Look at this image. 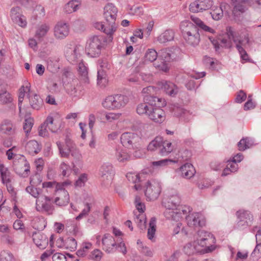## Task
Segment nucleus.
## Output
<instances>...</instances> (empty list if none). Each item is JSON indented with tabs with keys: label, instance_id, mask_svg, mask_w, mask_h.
Returning a JSON list of instances; mask_svg holds the SVG:
<instances>
[{
	"label": "nucleus",
	"instance_id": "25",
	"mask_svg": "<svg viewBox=\"0 0 261 261\" xmlns=\"http://www.w3.org/2000/svg\"><path fill=\"white\" fill-rule=\"evenodd\" d=\"M28 98L29 99V103L31 108L34 110H38L43 106V100L40 96L35 93H29Z\"/></svg>",
	"mask_w": 261,
	"mask_h": 261
},
{
	"label": "nucleus",
	"instance_id": "60",
	"mask_svg": "<svg viewBox=\"0 0 261 261\" xmlns=\"http://www.w3.org/2000/svg\"><path fill=\"white\" fill-rule=\"evenodd\" d=\"M60 169L63 176H68L71 172L70 167L64 162H62L60 166Z\"/></svg>",
	"mask_w": 261,
	"mask_h": 261
},
{
	"label": "nucleus",
	"instance_id": "46",
	"mask_svg": "<svg viewBox=\"0 0 261 261\" xmlns=\"http://www.w3.org/2000/svg\"><path fill=\"white\" fill-rule=\"evenodd\" d=\"M1 177L3 184H6L8 186V184L10 182V172L4 165L0 168Z\"/></svg>",
	"mask_w": 261,
	"mask_h": 261
},
{
	"label": "nucleus",
	"instance_id": "3",
	"mask_svg": "<svg viewBox=\"0 0 261 261\" xmlns=\"http://www.w3.org/2000/svg\"><path fill=\"white\" fill-rule=\"evenodd\" d=\"M107 45V39L101 35L93 36L87 42L86 51L87 55L92 58L98 57L102 48Z\"/></svg>",
	"mask_w": 261,
	"mask_h": 261
},
{
	"label": "nucleus",
	"instance_id": "53",
	"mask_svg": "<svg viewBox=\"0 0 261 261\" xmlns=\"http://www.w3.org/2000/svg\"><path fill=\"white\" fill-rule=\"evenodd\" d=\"M56 144L61 156L64 158H68L71 151L67 147L64 148L63 144L60 141H57Z\"/></svg>",
	"mask_w": 261,
	"mask_h": 261
},
{
	"label": "nucleus",
	"instance_id": "5",
	"mask_svg": "<svg viewBox=\"0 0 261 261\" xmlns=\"http://www.w3.org/2000/svg\"><path fill=\"white\" fill-rule=\"evenodd\" d=\"M128 102L127 96L122 94H115L107 97L102 102V106L107 109H119L125 107Z\"/></svg>",
	"mask_w": 261,
	"mask_h": 261
},
{
	"label": "nucleus",
	"instance_id": "13",
	"mask_svg": "<svg viewBox=\"0 0 261 261\" xmlns=\"http://www.w3.org/2000/svg\"><path fill=\"white\" fill-rule=\"evenodd\" d=\"M238 219L237 226L240 229H244L250 226L253 220L252 214L248 211L239 210L236 213Z\"/></svg>",
	"mask_w": 261,
	"mask_h": 261
},
{
	"label": "nucleus",
	"instance_id": "28",
	"mask_svg": "<svg viewBox=\"0 0 261 261\" xmlns=\"http://www.w3.org/2000/svg\"><path fill=\"white\" fill-rule=\"evenodd\" d=\"M161 88L166 94L171 96H174L178 92L176 85L173 83L168 81L161 82Z\"/></svg>",
	"mask_w": 261,
	"mask_h": 261
},
{
	"label": "nucleus",
	"instance_id": "64",
	"mask_svg": "<svg viewBox=\"0 0 261 261\" xmlns=\"http://www.w3.org/2000/svg\"><path fill=\"white\" fill-rule=\"evenodd\" d=\"M85 207L82 210V212L76 217V220H80L84 217L87 216L91 209V204L89 203L85 204Z\"/></svg>",
	"mask_w": 261,
	"mask_h": 261
},
{
	"label": "nucleus",
	"instance_id": "47",
	"mask_svg": "<svg viewBox=\"0 0 261 261\" xmlns=\"http://www.w3.org/2000/svg\"><path fill=\"white\" fill-rule=\"evenodd\" d=\"M162 142L161 138H156L148 144V150L150 151L158 150L160 152V149L162 147Z\"/></svg>",
	"mask_w": 261,
	"mask_h": 261
},
{
	"label": "nucleus",
	"instance_id": "40",
	"mask_svg": "<svg viewBox=\"0 0 261 261\" xmlns=\"http://www.w3.org/2000/svg\"><path fill=\"white\" fill-rule=\"evenodd\" d=\"M173 149L172 143L168 141L162 142V147L160 149V153L162 155H166L171 152Z\"/></svg>",
	"mask_w": 261,
	"mask_h": 261
},
{
	"label": "nucleus",
	"instance_id": "9",
	"mask_svg": "<svg viewBox=\"0 0 261 261\" xmlns=\"http://www.w3.org/2000/svg\"><path fill=\"white\" fill-rule=\"evenodd\" d=\"M141 138L136 134L131 132L123 133L120 137L122 145L128 149L138 148Z\"/></svg>",
	"mask_w": 261,
	"mask_h": 261
},
{
	"label": "nucleus",
	"instance_id": "36",
	"mask_svg": "<svg viewBox=\"0 0 261 261\" xmlns=\"http://www.w3.org/2000/svg\"><path fill=\"white\" fill-rule=\"evenodd\" d=\"M81 0H71L65 6V10L67 13L76 11L80 8Z\"/></svg>",
	"mask_w": 261,
	"mask_h": 261
},
{
	"label": "nucleus",
	"instance_id": "29",
	"mask_svg": "<svg viewBox=\"0 0 261 261\" xmlns=\"http://www.w3.org/2000/svg\"><path fill=\"white\" fill-rule=\"evenodd\" d=\"M31 85L28 81H24L23 85L21 86L19 90L18 95V107L20 111H21V103L23 101L25 93L27 95L29 93H31Z\"/></svg>",
	"mask_w": 261,
	"mask_h": 261
},
{
	"label": "nucleus",
	"instance_id": "37",
	"mask_svg": "<svg viewBox=\"0 0 261 261\" xmlns=\"http://www.w3.org/2000/svg\"><path fill=\"white\" fill-rule=\"evenodd\" d=\"M212 18L215 20L221 19L224 14V11L222 9V6H214L210 12Z\"/></svg>",
	"mask_w": 261,
	"mask_h": 261
},
{
	"label": "nucleus",
	"instance_id": "55",
	"mask_svg": "<svg viewBox=\"0 0 261 261\" xmlns=\"http://www.w3.org/2000/svg\"><path fill=\"white\" fill-rule=\"evenodd\" d=\"M157 57L158 53L153 49H148L145 55V60L151 62L155 61Z\"/></svg>",
	"mask_w": 261,
	"mask_h": 261
},
{
	"label": "nucleus",
	"instance_id": "38",
	"mask_svg": "<svg viewBox=\"0 0 261 261\" xmlns=\"http://www.w3.org/2000/svg\"><path fill=\"white\" fill-rule=\"evenodd\" d=\"M126 177L128 181L135 184L134 187L136 190H138L141 189L140 185L137 184V183L140 181L141 177L140 174L136 173L129 172L126 174Z\"/></svg>",
	"mask_w": 261,
	"mask_h": 261
},
{
	"label": "nucleus",
	"instance_id": "20",
	"mask_svg": "<svg viewBox=\"0 0 261 261\" xmlns=\"http://www.w3.org/2000/svg\"><path fill=\"white\" fill-rule=\"evenodd\" d=\"M102 248L107 253H114L116 252L115 246L116 242L114 238L109 233H106L101 239Z\"/></svg>",
	"mask_w": 261,
	"mask_h": 261
},
{
	"label": "nucleus",
	"instance_id": "63",
	"mask_svg": "<svg viewBox=\"0 0 261 261\" xmlns=\"http://www.w3.org/2000/svg\"><path fill=\"white\" fill-rule=\"evenodd\" d=\"M135 205L137 210H138L139 214H144L145 210V206L144 203H143L140 197L137 196L135 198Z\"/></svg>",
	"mask_w": 261,
	"mask_h": 261
},
{
	"label": "nucleus",
	"instance_id": "59",
	"mask_svg": "<svg viewBox=\"0 0 261 261\" xmlns=\"http://www.w3.org/2000/svg\"><path fill=\"white\" fill-rule=\"evenodd\" d=\"M116 157L119 162H124L129 158L128 154L123 150H117Z\"/></svg>",
	"mask_w": 261,
	"mask_h": 261
},
{
	"label": "nucleus",
	"instance_id": "21",
	"mask_svg": "<svg viewBox=\"0 0 261 261\" xmlns=\"http://www.w3.org/2000/svg\"><path fill=\"white\" fill-rule=\"evenodd\" d=\"M148 117L154 122L161 123L165 120L166 115L163 109L152 107L149 112Z\"/></svg>",
	"mask_w": 261,
	"mask_h": 261
},
{
	"label": "nucleus",
	"instance_id": "44",
	"mask_svg": "<svg viewBox=\"0 0 261 261\" xmlns=\"http://www.w3.org/2000/svg\"><path fill=\"white\" fill-rule=\"evenodd\" d=\"M134 220L138 226L141 229H143L146 227V219L144 214H139L137 215L135 213Z\"/></svg>",
	"mask_w": 261,
	"mask_h": 261
},
{
	"label": "nucleus",
	"instance_id": "41",
	"mask_svg": "<svg viewBox=\"0 0 261 261\" xmlns=\"http://www.w3.org/2000/svg\"><path fill=\"white\" fill-rule=\"evenodd\" d=\"M252 145V141L249 138H242L238 143V148L240 151H244Z\"/></svg>",
	"mask_w": 261,
	"mask_h": 261
},
{
	"label": "nucleus",
	"instance_id": "62",
	"mask_svg": "<svg viewBox=\"0 0 261 261\" xmlns=\"http://www.w3.org/2000/svg\"><path fill=\"white\" fill-rule=\"evenodd\" d=\"M118 243H116V245L115 246L116 248V251L117 250L119 252L122 253L123 255H125L127 253V249L124 242L122 241H117Z\"/></svg>",
	"mask_w": 261,
	"mask_h": 261
},
{
	"label": "nucleus",
	"instance_id": "39",
	"mask_svg": "<svg viewBox=\"0 0 261 261\" xmlns=\"http://www.w3.org/2000/svg\"><path fill=\"white\" fill-rule=\"evenodd\" d=\"M50 29L49 25L46 23L39 25L36 30L35 36L37 38L40 39L44 37Z\"/></svg>",
	"mask_w": 261,
	"mask_h": 261
},
{
	"label": "nucleus",
	"instance_id": "18",
	"mask_svg": "<svg viewBox=\"0 0 261 261\" xmlns=\"http://www.w3.org/2000/svg\"><path fill=\"white\" fill-rule=\"evenodd\" d=\"M54 202L59 206H64L67 205L69 201V193L64 188L60 187L55 193Z\"/></svg>",
	"mask_w": 261,
	"mask_h": 261
},
{
	"label": "nucleus",
	"instance_id": "24",
	"mask_svg": "<svg viewBox=\"0 0 261 261\" xmlns=\"http://www.w3.org/2000/svg\"><path fill=\"white\" fill-rule=\"evenodd\" d=\"M34 243L40 249H45L48 245L46 236L41 232H34L32 236Z\"/></svg>",
	"mask_w": 261,
	"mask_h": 261
},
{
	"label": "nucleus",
	"instance_id": "31",
	"mask_svg": "<svg viewBox=\"0 0 261 261\" xmlns=\"http://www.w3.org/2000/svg\"><path fill=\"white\" fill-rule=\"evenodd\" d=\"M15 127L9 120H4L0 126V132L2 134L11 135L14 132Z\"/></svg>",
	"mask_w": 261,
	"mask_h": 261
},
{
	"label": "nucleus",
	"instance_id": "4",
	"mask_svg": "<svg viewBox=\"0 0 261 261\" xmlns=\"http://www.w3.org/2000/svg\"><path fill=\"white\" fill-rule=\"evenodd\" d=\"M183 37L186 42L191 45H197L200 41L199 29L193 23L189 21L182 22L180 24Z\"/></svg>",
	"mask_w": 261,
	"mask_h": 261
},
{
	"label": "nucleus",
	"instance_id": "27",
	"mask_svg": "<svg viewBox=\"0 0 261 261\" xmlns=\"http://www.w3.org/2000/svg\"><path fill=\"white\" fill-rule=\"evenodd\" d=\"M181 176L185 178L190 179L192 177L196 171L193 166L190 163H186L179 168Z\"/></svg>",
	"mask_w": 261,
	"mask_h": 261
},
{
	"label": "nucleus",
	"instance_id": "61",
	"mask_svg": "<svg viewBox=\"0 0 261 261\" xmlns=\"http://www.w3.org/2000/svg\"><path fill=\"white\" fill-rule=\"evenodd\" d=\"M88 180L87 174L83 173L80 175L75 183V187H82L84 186Z\"/></svg>",
	"mask_w": 261,
	"mask_h": 261
},
{
	"label": "nucleus",
	"instance_id": "26",
	"mask_svg": "<svg viewBox=\"0 0 261 261\" xmlns=\"http://www.w3.org/2000/svg\"><path fill=\"white\" fill-rule=\"evenodd\" d=\"M99 175L104 179L106 178L109 181L111 180L113 175V167L109 163L103 164L100 168L99 171Z\"/></svg>",
	"mask_w": 261,
	"mask_h": 261
},
{
	"label": "nucleus",
	"instance_id": "32",
	"mask_svg": "<svg viewBox=\"0 0 261 261\" xmlns=\"http://www.w3.org/2000/svg\"><path fill=\"white\" fill-rule=\"evenodd\" d=\"M44 123L48 127V129L53 133H58L61 127V123L58 125L51 115L47 116Z\"/></svg>",
	"mask_w": 261,
	"mask_h": 261
},
{
	"label": "nucleus",
	"instance_id": "6",
	"mask_svg": "<svg viewBox=\"0 0 261 261\" xmlns=\"http://www.w3.org/2000/svg\"><path fill=\"white\" fill-rule=\"evenodd\" d=\"M226 33L229 39L233 40L238 50V47L245 49L249 43V35L246 33H242L239 35L234 31L233 29L231 27L226 28Z\"/></svg>",
	"mask_w": 261,
	"mask_h": 261
},
{
	"label": "nucleus",
	"instance_id": "1",
	"mask_svg": "<svg viewBox=\"0 0 261 261\" xmlns=\"http://www.w3.org/2000/svg\"><path fill=\"white\" fill-rule=\"evenodd\" d=\"M216 239L213 234L205 230H200L194 236V241L187 244L184 247V252L188 255L196 253H205L213 251L216 248Z\"/></svg>",
	"mask_w": 261,
	"mask_h": 261
},
{
	"label": "nucleus",
	"instance_id": "23",
	"mask_svg": "<svg viewBox=\"0 0 261 261\" xmlns=\"http://www.w3.org/2000/svg\"><path fill=\"white\" fill-rule=\"evenodd\" d=\"M172 112L174 116L178 117H181L185 121H189L191 118L192 114L189 111L184 109L181 107L174 105L171 108Z\"/></svg>",
	"mask_w": 261,
	"mask_h": 261
},
{
	"label": "nucleus",
	"instance_id": "50",
	"mask_svg": "<svg viewBox=\"0 0 261 261\" xmlns=\"http://www.w3.org/2000/svg\"><path fill=\"white\" fill-rule=\"evenodd\" d=\"M174 161H173L172 160L170 159H163L157 161H154L151 163V164L153 167H155L156 168H160L164 167L169 164H171L172 163H174Z\"/></svg>",
	"mask_w": 261,
	"mask_h": 261
},
{
	"label": "nucleus",
	"instance_id": "22",
	"mask_svg": "<svg viewBox=\"0 0 261 261\" xmlns=\"http://www.w3.org/2000/svg\"><path fill=\"white\" fill-rule=\"evenodd\" d=\"M112 25L109 23L105 22H97L94 24V27L95 29L103 32L104 33L108 35V39L109 41L113 40V34L116 31V29L111 30Z\"/></svg>",
	"mask_w": 261,
	"mask_h": 261
},
{
	"label": "nucleus",
	"instance_id": "8",
	"mask_svg": "<svg viewBox=\"0 0 261 261\" xmlns=\"http://www.w3.org/2000/svg\"><path fill=\"white\" fill-rule=\"evenodd\" d=\"M145 187V195L149 200H155L161 192V185L157 180H148L146 183Z\"/></svg>",
	"mask_w": 261,
	"mask_h": 261
},
{
	"label": "nucleus",
	"instance_id": "52",
	"mask_svg": "<svg viewBox=\"0 0 261 261\" xmlns=\"http://www.w3.org/2000/svg\"><path fill=\"white\" fill-rule=\"evenodd\" d=\"M103 255V253L99 249H94L89 253L87 257L94 261H100Z\"/></svg>",
	"mask_w": 261,
	"mask_h": 261
},
{
	"label": "nucleus",
	"instance_id": "49",
	"mask_svg": "<svg viewBox=\"0 0 261 261\" xmlns=\"http://www.w3.org/2000/svg\"><path fill=\"white\" fill-rule=\"evenodd\" d=\"M247 4H242L236 3L232 10V14L234 16H238L240 13H243L246 10V5Z\"/></svg>",
	"mask_w": 261,
	"mask_h": 261
},
{
	"label": "nucleus",
	"instance_id": "19",
	"mask_svg": "<svg viewBox=\"0 0 261 261\" xmlns=\"http://www.w3.org/2000/svg\"><path fill=\"white\" fill-rule=\"evenodd\" d=\"M69 33V27L67 23L58 22L54 27V35L58 40L65 38Z\"/></svg>",
	"mask_w": 261,
	"mask_h": 261
},
{
	"label": "nucleus",
	"instance_id": "54",
	"mask_svg": "<svg viewBox=\"0 0 261 261\" xmlns=\"http://www.w3.org/2000/svg\"><path fill=\"white\" fill-rule=\"evenodd\" d=\"M59 69V64L57 60L49 59L47 61V69L51 72L55 73Z\"/></svg>",
	"mask_w": 261,
	"mask_h": 261
},
{
	"label": "nucleus",
	"instance_id": "57",
	"mask_svg": "<svg viewBox=\"0 0 261 261\" xmlns=\"http://www.w3.org/2000/svg\"><path fill=\"white\" fill-rule=\"evenodd\" d=\"M33 124L34 119L32 118L29 117L25 119L23 124V130L26 134H29L31 132Z\"/></svg>",
	"mask_w": 261,
	"mask_h": 261
},
{
	"label": "nucleus",
	"instance_id": "58",
	"mask_svg": "<svg viewBox=\"0 0 261 261\" xmlns=\"http://www.w3.org/2000/svg\"><path fill=\"white\" fill-rule=\"evenodd\" d=\"M160 57L163 61L169 62L171 59L170 50L167 49H163L160 52Z\"/></svg>",
	"mask_w": 261,
	"mask_h": 261
},
{
	"label": "nucleus",
	"instance_id": "30",
	"mask_svg": "<svg viewBox=\"0 0 261 261\" xmlns=\"http://www.w3.org/2000/svg\"><path fill=\"white\" fill-rule=\"evenodd\" d=\"M41 149V146L35 140H31L29 141L26 146V151L31 155H34L40 151Z\"/></svg>",
	"mask_w": 261,
	"mask_h": 261
},
{
	"label": "nucleus",
	"instance_id": "48",
	"mask_svg": "<svg viewBox=\"0 0 261 261\" xmlns=\"http://www.w3.org/2000/svg\"><path fill=\"white\" fill-rule=\"evenodd\" d=\"M42 187L43 188H45L46 189L47 192L54 191V193H55L56 190L61 187V185L56 182L48 181L43 182L42 184Z\"/></svg>",
	"mask_w": 261,
	"mask_h": 261
},
{
	"label": "nucleus",
	"instance_id": "11",
	"mask_svg": "<svg viewBox=\"0 0 261 261\" xmlns=\"http://www.w3.org/2000/svg\"><path fill=\"white\" fill-rule=\"evenodd\" d=\"M190 212L187 215H183L182 217H185L187 224L190 227H196L198 226L202 227L205 225V220L203 215L199 213Z\"/></svg>",
	"mask_w": 261,
	"mask_h": 261
},
{
	"label": "nucleus",
	"instance_id": "42",
	"mask_svg": "<svg viewBox=\"0 0 261 261\" xmlns=\"http://www.w3.org/2000/svg\"><path fill=\"white\" fill-rule=\"evenodd\" d=\"M156 231V219L154 217L151 218L149 224V228L147 231V237L148 239L152 240Z\"/></svg>",
	"mask_w": 261,
	"mask_h": 261
},
{
	"label": "nucleus",
	"instance_id": "16",
	"mask_svg": "<svg viewBox=\"0 0 261 261\" xmlns=\"http://www.w3.org/2000/svg\"><path fill=\"white\" fill-rule=\"evenodd\" d=\"M213 4L212 0H196L191 3L189 9L193 13H198L209 9Z\"/></svg>",
	"mask_w": 261,
	"mask_h": 261
},
{
	"label": "nucleus",
	"instance_id": "35",
	"mask_svg": "<svg viewBox=\"0 0 261 261\" xmlns=\"http://www.w3.org/2000/svg\"><path fill=\"white\" fill-rule=\"evenodd\" d=\"M191 18L193 22L195 24L194 25L196 27H199L201 29H202L203 31L207 32H210L211 33L214 34L215 31L212 28L207 26L205 25L204 22L200 20L199 18L195 17L194 16H191Z\"/></svg>",
	"mask_w": 261,
	"mask_h": 261
},
{
	"label": "nucleus",
	"instance_id": "34",
	"mask_svg": "<svg viewBox=\"0 0 261 261\" xmlns=\"http://www.w3.org/2000/svg\"><path fill=\"white\" fill-rule=\"evenodd\" d=\"M77 65V71L80 76L81 80L84 83L88 82V68L85 64L82 61Z\"/></svg>",
	"mask_w": 261,
	"mask_h": 261
},
{
	"label": "nucleus",
	"instance_id": "51",
	"mask_svg": "<svg viewBox=\"0 0 261 261\" xmlns=\"http://www.w3.org/2000/svg\"><path fill=\"white\" fill-rule=\"evenodd\" d=\"M13 98L10 93L7 90L0 94V103L8 104L12 102Z\"/></svg>",
	"mask_w": 261,
	"mask_h": 261
},
{
	"label": "nucleus",
	"instance_id": "56",
	"mask_svg": "<svg viewBox=\"0 0 261 261\" xmlns=\"http://www.w3.org/2000/svg\"><path fill=\"white\" fill-rule=\"evenodd\" d=\"M0 261H14V258L10 252L3 250L0 254Z\"/></svg>",
	"mask_w": 261,
	"mask_h": 261
},
{
	"label": "nucleus",
	"instance_id": "2",
	"mask_svg": "<svg viewBox=\"0 0 261 261\" xmlns=\"http://www.w3.org/2000/svg\"><path fill=\"white\" fill-rule=\"evenodd\" d=\"M180 198L177 195L171 196L167 202H165L166 208L164 212L165 217L174 221H180L182 218V214L187 215L190 213L191 207L188 206H180Z\"/></svg>",
	"mask_w": 261,
	"mask_h": 261
},
{
	"label": "nucleus",
	"instance_id": "10",
	"mask_svg": "<svg viewBox=\"0 0 261 261\" xmlns=\"http://www.w3.org/2000/svg\"><path fill=\"white\" fill-rule=\"evenodd\" d=\"M83 47L81 45H74L67 48L66 50V57L67 60L72 64L77 65L83 61L81 52Z\"/></svg>",
	"mask_w": 261,
	"mask_h": 261
},
{
	"label": "nucleus",
	"instance_id": "17",
	"mask_svg": "<svg viewBox=\"0 0 261 261\" xmlns=\"http://www.w3.org/2000/svg\"><path fill=\"white\" fill-rule=\"evenodd\" d=\"M110 65L106 61H102L100 63V68L97 71V85L100 87H105L108 83L106 70L109 69Z\"/></svg>",
	"mask_w": 261,
	"mask_h": 261
},
{
	"label": "nucleus",
	"instance_id": "43",
	"mask_svg": "<svg viewBox=\"0 0 261 261\" xmlns=\"http://www.w3.org/2000/svg\"><path fill=\"white\" fill-rule=\"evenodd\" d=\"M92 244L90 242H83L82 244L81 248L76 252V254L80 257L88 256V252L91 249Z\"/></svg>",
	"mask_w": 261,
	"mask_h": 261
},
{
	"label": "nucleus",
	"instance_id": "15",
	"mask_svg": "<svg viewBox=\"0 0 261 261\" xmlns=\"http://www.w3.org/2000/svg\"><path fill=\"white\" fill-rule=\"evenodd\" d=\"M51 198L48 196H41L36 200V209L38 211L44 212L48 214L52 213L53 206L51 204Z\"/></svg>",
	"mask_w": 261,
	"mask_h": 261
},
{
	"label": "nucleus",
	"instance_id": "12",
	"mask_svg": "<svg viewBox=\"0 0 261 261\" xmlns=\"http://www.w3.org/2000/svg\"><path fill=\"white\" fill-rule=\"evenodd\" d=\"M117 13V8L112 4H108L104 8V17L107 23H109L112 26L111 30L117 29L115 23Z\"/></svg>",
	"mask_w": 261,
	"mask_h": 261
},
{
	"label": "nucleus",
	"instance_id": "7",
	"mask_svg": "<svg viewBox=\"0 0 261 261\" xmlns=\"http://www.w3.org/2000/svg\"><path fill=\"white\" fill-rule=\"evenodd\" d=\"M13 168L16 173L22 177H27L30 173V166L23 155H15Z\"/></svg>",
	"mask_w": 261,
	"mask_h": 261
},
{
	"label": "nucleus",
	"instance_id": "33",
	"mask_svg": "<svg viewBox=\"0 0 261 261\" xmlns=\"http://www.w3.org/2000/svg\"><path fill=\"white\" fill-rule=\"evenodd\" d=\"M174 33L172 30H167L162 33L157 38V41L160 43H165L173 40Z\"/></svg>",
	"mask_w": 261,
	"mask_h": 261
},
{
	"label": "nucleus",
	"instance_id": "45",
	"mask_svg": "<svg viewBox=\"0 0 261 261\" xmlns=\"http://www.w3.org/2000/svg\"><path fill=\"white\" fill-rule=\"evenodd\" d=\"M152 107H150L146 102H144L138 105L137 108V112L139 115L145 114L148 116L150 110H151Z\"/></svg>",
	"mask_w": 261,
	"mask_h": 261
},
{
	"label": "nucleus",
	"instance_id": "14",
	"mask_svg": "<svg viewBox=\"0 0 261 261\" xmlns=\"http://www.w3.org/2000/svg\"><path fill=\"white\" fill-rule=\"evenodd\" d=\"M10 17L12 21L21 28L27 25L25 17L22 15L21 9L19 7H13L10 11Z\"/></svg>",
	"mask_w": 261,
	"mask_h": 261
}]
</instances>
